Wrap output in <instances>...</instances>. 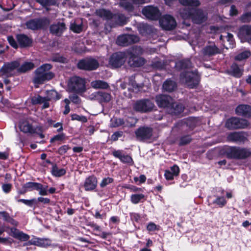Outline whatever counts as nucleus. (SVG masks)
<instances>
[{"label":"nucleus","instance_id":"nucleus-43","mask_svg":"<svg viewBox=\"0 0 251 251\" xmlns=\"http://www.w3.org/2000/svg\"><path fill=\"white\" fill-rule=\"evenodd\" d=\"M129 217L131 221L135 225V223L139 224L141 222L142 216L140 214L136 212H130Z\"/></svg>","mask_w":251,"mask_h":251},{"label":"nucleus","instance_id":"nucleus-5","mask_svg":"<svg viewBox=\"0 0 251 251\" xmlns=\"http://www.w3.org/2000/svg\"><path fill=\"white\" fill-rule=\"evenodd\" d=\"M249 125V121L242 118L231 117L228 118L225 123V126L229 130L245 129Z\"/></svg>","mask_w":251,"mask_h":251},{"label":"nucleus","instance_id":"nucleus-12","mask_svg":"<svg viewBox=\"0 0 251 251\" xmlns=\"http://www.w3.org/2000/svg\"><path fill=\"white\" fill-rule=\"evenodd\" d=\"M34 73L33 82L35 84H43L45 81H49L54 77V73L51 72H43L35 70Z\"/></svg>","mask_w":251,"mask_h":251},{"label":"nucleus","instance_id":"nucleus-17","mask_svg":"<svg viewBox=\"0 0 251 251\" xmlns=\"http://www.w3.org/2000/svg\"><path fill=\"white\" fill-rule=\"evenodd\" d=\"M15 38L18 44V48H27L33 46V41L32 37L24 33L16 34Z\"/></svg>","mask_w":251,"mask_h":251},{"label":"nucleus","instance_id":"nucleus-29","mask_svg":"<svg viewBox=\"0 0 251 251\" xmlns=\"http://www.w3.org/2000/svg\"><path fill=\"white\" fill-rule=\"evenodd\" d=\"M192 67V62L188 58L182 59L175 61V68L177 71L189 69Z\"/></svg>","mask_w":251,"mask_h":251},{"label":"nucleus","instance_id":"nucleus-18","mask_svg":"<svg viewBox=\"0 0 251 251\" xmlns=\"http://www.w3.org/2000/svg\"><path fill=\"white\" fill-rule=\"evenodd\" d=\"M238 36L242 42H248L250 44L251 42V25H243L241 26L239 29Z\"/></svg>","mask_w":251,"mask_h":251},{"label":"nucleus","instance_id":"nucleus-38","mask_svg":"<svg viewBox=\"0 0 251 251\" xmlns=\"http://www.w3.org/2000/svg\"><path fill=\"white\" fill-rule=\"evenodd\" d=\"M91 85L93 88L95 89H107L109 87L108 83L101 80L93 81L92 82Z\"/></svg>","mask_w":251,"mask_h":251},{"label":"nucleus","instance_id":"nucleus-35","mask_svg":"<svg viewBox=\"0 0 251 251\" xmlns=\"http://www.w3.org/2000/svg\"><path fill=\"white\" fill-rule=\"evenodd\" d=\"M66 170L64 168H58L56 164H52L51 168V175L55 177H61L66 174Z\"/></svg>","mask_w":251,"mask_h":251},{"label":"nucleus","instance_id":"nucleus-50","mask_svg":"<svg viewBox=\"0 0 251 251\" xmlns=\"http://www.w3.org/2000/svg\"><path fill=\"white\" fill-rule=\"evenodd\" d=\"M129 84L132 86L133 90L138 92L143 88L144 85L142 83H137L135 80L130 79Z\"/></svg>","mask_w":251,"mask_h":251},{"label":"nucleus","instance_id":"nucleus-34","mask_svg":"<svg viewBox=\"0 0 251 251\" xmlns=\"http://www.w3.org/2000/svg\"><path fill=\"white\" fill-rule=\"evenodd\" d=\"M96 13L100 17L106 20L112 19L114 16L113 14L110 10L105 9H100L97 10Z\"/></svg>","mask_w":251,"mask_h":251},{"label":"nucleus","instance_id":"nucleus-61","mask_svg":"<svg viewBox=\"0 0 251 251\" xmlns=\"http://www.w3.org/2000/svg\"><path fill=\"white\" fill-rule=\"evenodd\" d=\"M114 181V179L112 177H105L103 178L100 183V187L101 188H104V187L106 186L109 184L112 183Z\"/></svg>","mask_w":251,"mask_h":251},{"label":"nucleus","instance_id":"nucleus-24","mask_svg":"<svg viewBox=\"0 0 251 251\" xmlns=\"http://www.w3.org/2000/svg\"><path fill=\"white\" fill-rule=\"evenodd\" d=\"M66 29V25L63 22H58L56 24L51 25L50 26V33L58 37L61 36Z\"/></svg>","mask_w":251,"mask_h":251},{"label":"nucleus","instance_id":"nucleus-15","mask_svg":"<svg viewBox=\"0 0 251 251\" xmlns=\"http://www.w3.org/2000/svg\"><path fill=\"white\" fill-rule=\"evenodd\" d=\"M139 41V36L134 34H123L119 36L117 38L118 44L123 47L138 43Z\"/></svg>","mask_w":251,"mask_h":251},{"label":"nucleus","instance_id":"nucleus-31","mask_svg":"<svg viewBox=\"0 0 251 251\" xmlns=\"http://www.w3.org/2000/svg\"><path fill=\"white\" fill-rule=\"evenodd\" d=\"M138 31L142 35L146 36L153 33V28L147 24H142L139 26Z\"/></svg>","mask_w":251,"mask_h":251},{"label":"nucleus","instance_id":"nucleus-45","mask_svg":"<svg viewBox=\"0 0 251 251\" xmlns=\"http://www.w3.org/2000/svg\"><path fill=\"white\" fill-rule=\"evenodd\" d=\"M51 61L54 62H59L61 63H67L68 62V59L64 56L60 55L59 54H55L53 56L51 59Z\"/></svg>","mask_w":251,"mask_h":251},{"label":"nucleus","instance_id":"nucleus-30","mask_svg":"<svg viewBox=\"0 0 251 251\" xmlns=\"http://www.w3.org/2000/svg\"><path fill=\"white\" fill-rule=\"evenodd\" d=\"M184 106L182 103L173 101L172 104L169 109V113L172 115H178L183 112Z\"/></svg>","mask_w":251,"mask_h":251},{"label":"nucleus","instance_id":"nucleus-28","mask_svg":"<svg viewBox=\"0 0 251 251\" xmlns=\"http://www.w3.org/2000/svg\"><path fill=\"white\" fill-rule=\"evenodd\" d=\"M123 152L124 151L122 150H114L111 154L114 157L119 159L124 163H132L133 162L132 157L130 155L124 154Z\"/></svg>","mask_w":251,"mask_h":251},{"label":"nucleus","instance_id":"nucleus-42","mask_svg":"<svg viewBox=\"0 0 251 251\" xmlns=\"http://www.w3.org/2000/svg\"><path fill=\"white\" fill-rule=\"evenodd\" d=\"M251 55V52L249 50L243 51L236 55L234 59L236 61H241L248 58Z\"/></svg>","mask_w":251,"mask_h":251},{"label":"nucleus","instance_id":"nucleus-48","mask_svg":"<svg viewBox=\"0 0 251 251\" xmlns=\"http://www.w3.org/2000/svg\"><path fill=\"white\" fill-rule=\"evenodd\" d=\"M119 5L128 12L133 11L134 8L133 4L128 1L120 2Z\"/></svg>","mask_w":251,"mask_h":251},{"label":"nucleus","instance_id":"nucleus-11","mask_svg":"<svg viewBox=\"0 0 251 251\" xmlns=\"http://www.w3.org/2000/svg\"><path fill=\"white\" fill-rule=\"evenodd\" d=\"M136 138L140 141L150 140L153 135V128L147 126H141L135 131Z\"/></svg>","mask_w":251,"mask_h":251},{"label":"nucleus","instance_id":"nucleus-60","mask_svg":"<svg viewBox=\"0 0 251 251\" xmlns=\"http://www.w3.org/2000/svg\"><path fill=\"white\" fill-rule=\"evenodd\" d=\"M52 68V65L50 64L46 63L42 65L41 66L37 68L35 70L40 71L43 72H47Z\"/></svg>","mask_w":251,"mask_h":251},{"label":"nucleus","instance_id":"nucleus-53","mask_svg":"<svg viewBox=\"0 0 251 251\" xmlns=\"http://www.w3.org/2000/svg\"><path fill=\"white\" fill-rule=\"evenodd\" d=\"M70 29L75 33H80L82 32L83 29L82 25H77L76 23H74L71 24Z\"/></svg>","mask_w":251,"mask_h":251},{"label":"nucleus","instance_id":"nucleus-6","mask_svg":"<svg viewBox=\"0 0 251 251\" xmlns=\"http://www.w3.org/2000/svg\"><path fill=\"white\" fill-rule=\"evenodd\" d=\"M126 60V50L112 53L109 58V65L112 69L121 67Z\"/></svg>","mask_w":251,"mask_h":251},{"label":"nucleus","instance_id":"nucleus-1","mask_svg":"<svg viewBox=\"0 0 251 251\" xmlns=\"http://www.w3.org/2000/svg\"><path fill=\"white\" fill-rule=\"evenodd\" d=\"M224 154L228 159L245 160L251 156V150L239 146H228L224 149Z\"/></svg>","mask_w":251,"mask_h":251},{"label":"nucleus","instance_id":"nucleus-3","mask_svg":"<svg viewBox=\"0 0 251 251\" xmlns=\"http://www.w3.org/2000/svg\"><path fill=\"white\" fill-rule=\"evenodd\" d=\"M180 80L189 89H194L199 86L201 76L197 70L193 71H183L179 75Z\"/></svg>","mask_w":251,"mask_h":251},{"label":"nucleus","instance_id":"nucleus-25","mask_svg":"<svg viewBox=\"0 0 251 251\" xmlns=\"http://www.w3.org/2000/svg\"><path fill=\"white\" fill-rule=\"evenodd\" d=\"M235 113L245 118H251V106L248 104H241L238 105L235 110Z\"/></svg>","mask_w":251,"mask_h":251},{"label":"nucleus","instance_id":"nucleus-39","mask_svg":"<svg viewBox=\"0 0 251 251\" xmlns=\"http://www.w3.org/2000/svg\"><path fill=\"white\" fill-rule=\"evenodd\" d=\"M48 100L56 101L61 98V95L59 94L56 91L51 90L48 91L47 97H46Z\"/></svg>","mask_w":251,"mask_h":251},{"label":"nucleus","instance_id":"nucleus-64","mask_svg":"<svg viewBox=\"0 0 251 251\" xmlns=\"http://www.w3.org/2000/svg\"><path fill=\"white\" fill-rule=\"evenodd\" d=\"M86 225L91 227L95 231H100V226L95 223L94 221H87L86 222Z\"/></svg>","mask_w":251,"mask_h":251},{"label":"nucleus","instance_id":"nucleus-21","mask_svg":"<svg viewBox=\"0 0 251 251\" xmlns=\"http://www.w3.org/2000/svg\"><path fill=\"white\" fill-rule=\"evenodd\" d=\"M201 50V53L204 56L212 57L221 53L220 49L215 45L214 42H209Z\"/></svg>","mask_w":251,"mask_h":251},{"label":"nucleus","instance_id":"nucleus-52","mask_svg":"<svg viewBox=\"0 0 251 251\" xmlns=\"http://www.w3.org/2000/svg\"><path fill=\"white\" fill-rule=\"evenodd\" d=\"M243 23H249L251 21V11L243 13L239 18Z\"/></svg>","mask_w":251,"mask_h":251},{"label":"nucleus","instance_id":"nucleus-59","mask_svg":"<svg viewBox=\"0 0 251 251\" xmlns=\"http://www.w3.org/2000/svg\"><path fill=\"white\" fill-rule=\"evenodd\" d=\"M7 41L9 44L14 49H17L18 48V44L16 39H15L13 36L10 35L7 36Z\"/></svg>","mask_w":251,"mask_h":251},{"label":"nucleus","instance_id":"nucleus-33","mask_svg":"<svg viewBox=\"0 0 251 251\" xmlns=\"http://www.w3.org/2000/svg\"><path fill=\"white\" fill-rule=\"evenodd\" d=\"M21 131L25 133L34 134L36 133V128H34L32 125L27 122H24L20 126Z\"/></svg>","mask_w":251,"mask_h":251},{"label":"nucleus","instance_id":"nucleus-23","mask_svg":"<svg viewBox=\"0 0 251 251\" xmlns=\"http://www.w3.org/2000/svg\"><path fill=\"white\" fill-rule=\"evenodd\" d=\"M93 98L100 104L107 103L109 102L112 98L110 93L103 91H100L92 94Z\"/></svg>","mask_w":251,"mask_h":251},{"label":"nucleus","instance_id":"nucleus-13","mask_svg":"<svg viewBox=\"0 0 251 251\" xmlns=\"http://www.w3.org/2000/svg\"><path fill=\"white\" fill-rule=\"evenodd\" d=\"M159 23L162 28L167 31L175 29L176 26L175 19L171 15H164L159 20Z\"/></svg>","mask_w":251,"mask_h":251},{"label":"nucleus","instance_id":"nucleus-22","mask_svg":"<svg viewBox=\"0 0 251 251\" xmlns=\"http://www.w3.org/2000/svg\"><path fill=\"white\" fill-rule=\"evenodd\" d=\"M226 138L227 141L237 144L244 143L247 140L243 132L236 131L229 133Z\"/></svg>","mask_w":251,"mask_h":251},{"label":"nucleus","instance_id":"nucleus-40","mask_svg":"<svg viewBox=\"0 0 251 251\" xmlns=\"http://www.w3.org/2000/svg\"><path fill=\"white\" fill-rule=\"evenodd\" d=\"M192 140L191 135L190 134L182 135L179 138L178 145L183 146L188 145L192 142Z\"/></svg>","mask_w":251,"mask_h":251},{"label":"nucleus","instance_id":"nucleus-46","mask_svg":"<svg viewBox=\"0 0 251 251\" xmlns=\"http://www.w3.org/2000/svg\"><path fill=\"white\" fill-rule=\"evenodd\" d=\"M227 203L226 200L224 197H217L216 199L213 201V203L216 204L220 207H223Z\"/></svg>","mask_w":251,"mask_h":251},{"label":"nucleus","instance_id":"nucleus-8","mask_svg":"<svg viewBox=\"0 0 251 251\" xmlns=\"http://www.w3.org/2000/svg\"><path fill=\"white\" fill-rule=\"evenodd\" d=\"M133 107L137 112L147 113L153 110L154 104L150 100L144 99L137 100Z\"/></svg>","mask_w":251,"mask_h":251},{"label":"nucleus","instance_id":"nucleus-14","mask_svg":"<svg viewBox=\"0 0 251 251\" xmlns=\"http://www.w3.org/2000/svg\"><path fill=\"white\" fill-rule=\"evenodd\" d=\"M25 188L27 191H32L33 190L39 191V195L41 196H47L48 195L47 185H43L40 183L29 181L24 184Z\"/></svg>","mask_w":251,"mask_h":251},{"label":"nucleus","instance_id":"nucleus-49","mask_svg":"<svg viewBox=\"0 0 251 251\" xmlns=\"http://www.w3.org/2000/svg\"><path fill=\"white\" fill-rule=\"evenodd\" d=\"M78 95L77 94L73 93V94L69 96V98L71 102L76 105H79L82 102L81 99Z\"/></svg>","mask_w":251,"mask_h":251},{"label":"nucleus","instance_id":"nucleus-41","mask_svg":"<svg viewBox=\"0 0 251 251\" xmlns=\"http://www.w3.org/2000/svg\"><path fill=\"white\" fill-rule=\"evenodd\" d=\"M179 3L184 6L198 7L201 2L199 0H178Z\"/></svg>","mask_w":251,"mask_h":251},{"label":"nucleus","instance_id":"nucleus-54","mask_svg":"<svg viewBox=\"0 0 251 251\" xmlns=\"http://www.w3.org/2000/svg\"><path fill=\"white\" fill-rule=\"evenodd\" d=\"M65 134L64 133H61L53 136L50 139V142L53 143L55 141L62 142L65 139Z\"/></svg>","mask_w":251,"mask_h":251},{"label":"nucleus","instance_id":"nucleus-47","mask_svg":"<svg viewBox=\"0 0 251 251\" xmlns=\"http://www.w3.org/2000/svg\"><path fill=\"white\" fill-rule=\"evenodd\" d=\"M193 11V9H184L182 11H181L180 15L183 19H192Z\"/></svg>","mask_w":251,"mask_h":251},{"label":"nucleus","instance_id":"nucleus-32","mask_svg":"<svg viewBox=\"0 0 251 251\" xmlns=\"http://www.w3.org/2000/svg\"><path fill=\"white\" fill-rule=\"evenodd\" d=\"M163 89L168 92H172L177 88L176 82L170 79H167L163 84Z\"/></svg>","mask_w":251,"mask_h":251},{"label":"nucleus","instance_id":"nucleus-27","mask_svg":"<svg viewBox=\"0 0 251 251\" xmlns=\"http://www.w3.org/2000/svg\"><path fill=\"white\" fill-rule=\"evenodd\" d=\"M207 20L202 9L200 8L193 9L192 20L194 23L201 24Z\"/></svg>","mask_w":251,"mask_h":251},{"label":"nucleus","instance_id":"nucleus-2","mask_svg":"<svg viewBox=\"0 0 251 251\" xmlns=\"http://www.w3.org/2000/svg\"><path fill=\"white\" fill-rule=\"evenodd\" d=\"M86 83L85 79L84 78L76 75L72 76L67 84V91L82 96L87 90Z\"/></svg>","mask_w":251,"mask_h":251},{"label":"nucleus","instance_id":"nucleus-36","mask_svg":"<svg viewBox=\"0 0 251 251\" xmlns=\"http://www.w3.org/2000/svg\"><path fill=\"white\" fill-rule=\"evenodd\" d=\"M146 200L145 195L142 193L134 194L130 196V201L134 204H137L140 202H143Z\"/></svg>","mask_w":251,"mask_h":251},{"label":"nucleus","instance_id":"nucleus-51","mask_svg":"<svg viewBox=\"0 0 251 251\" xmlns=\"http://www.w3.org/2000/svg\"><path fill=\"white\" fill-rule=\"evenodd\" d=\"M35 1L44 7L54 5L55 4L54 0H35Z\"/></svg>","mask_w":251,"mask_h":251},{"label":"nucleus","instance_id":"nucleus-44","mask_svg":"<svg viewBox=\"0 0 251 251\" xmlns=\"http://www.w3.org/2000/svg\"><path fill=\"white\" fill-rule=\"evenodd\" d=\"M46 100V97H43L39 95H37L31 98V103L33 105H37L43 103Z\"/></svg>","mask_w":251,"mask_h":251},{"label":"nucleus","instance_id":"nucleus-4","mask_svg":"<svg viewBox=\"0 0 251 251\" xmlns=\"http://www.w3.org/2000/svg\"><path fill=\"white\" fill-rule=\"evenodd\" d=\"M141 50L140 47H132L126 50V59L128 58V64L132 67H140L143 66L146 61L136 54L137 51Z\"/></svg>","mask_w":251,"mask_h":251},{"label":"nucleus","instance_id":"nucleus-55","mask_svg":"<svg viewBox=\"0 0 251 251\" xmlns=\"http://www.w3.org/2000/svg\"><path fill=\"white\" fill-rule=\"evenodd\" d=\"M71 120L73 121L76 120L78 121L81 122L82 123H85L87 122V119L85 116H80L77 114H73L71 116Z\"/></svg>","mask_w":251,"mask_h":251},{"label":"nucleus","instance_id":"nucleus-58","mask_svg":"<svg viewBox=\"0 0 251 251\" xmlns=\"http://www.w3.org/2000/svg\"><path fill=\"white\" fill-rule=\"evenodd\" d=\"M16 236V239H17L20 241L25 242L29 241V235L24 233L23 231H20V232L17 234Z\"/></svg>","mask_w":251,"mask_h":251},{"label":"nucleus","instance_id":"nucleus-63","mask_svg":"<svg viewBox=\"0 0 251 251\" xmlns=\"http://www.w3.org/2000/svg\"><path fill=\"white\" fill-rule=\"evenodd\" d=\"M51 245L50 241L49 239L41 238L39 247L47 248Z\"/></svg>","mask_w":251,"mask_h":251},{"label":"nucleus","instance_id":"nucleus-20","mask_svg":"<svg viewBox=\"0 0 251 251\" xmlns=\"http://www.w3.org/2000/svg\"><path fill=\"white\" fill-rule=\"evenodd\" d=\"M174 99L167 95H159L155 97V101L160 108H166L168 110L172 104Z\"/></svg>","mask_w":251,"mask_h":251},{"label":"nucleus","instance_id":"nucleus-37","mask_svg":"<svg viewBox=\"0 0 251 251\" xmlns=\"http://www.w3.org/2000/svg\"><path fill=\"white\" fill-rule=\"evenodd\" d=\"M34 67L35 65L33 62H25L21 66L18 68V72L20 73H25L32 70Z\"/></svg>","mask_w":251,"mask_h":251},{"label":"nucleus","instance_id":"nucleus-9","mask_svg":"<svg viewBox=\"0 0 251 251\" xmlns=\"http://www.w3.org/2000/svg\"><path fill=\"white\" fill-rule=\"evenodd\" d=\"M97 60L92 58H86L79 60L77 64L78 69L85 71L95 70L99 67Z\"/></svg>","mask_w":251,"mask_h":251},{"label":"nucleus","instance_id":"nucleus-7","mask_svg":"<svg viewBox=\"0 0 251 251\" xmlns=\"http://www.w3.org/2000/svg\"><path fill=\"white\" fill-rule=\"evenodd\" d=\"M50 24V20L47 18L32 19L26 22V28L32 30L46 29Z\"/></svg>","mask_w":251,"mask_h":251},{"label":"nucleus","instance_id":"nucleus-19","mask_svg":"<svg viewBox=\"0 0 251 251\" xmlns=\"http://www.w3.org/2000/svg\"><path fill=\"white\" fill-rule=\"evenodd\" d=\"M244 72V65L238 64L233 62L228 69L226 70V73L228 75L235 78H240Z\"/></svg>","mask_w":251,"mask_h":251},{"label":"nucleus","instance_id":"nucleus-10","mask_svg":"<svg viewBox=\"0 0 251 251\" xmlns=\"http://www.w3.org/2000/svg\"><path fill=\"white\" fill-rule=\"evenodd\" d=\"M20 66L18 61H13L10 62H5L0 69V75L6 77L14 75L15 69Z\"/></svg>","mask_w":251,"mask_h":251},{"label":"nucleus","instance_id":"nucleus-26","mask_svg":"<svg viewBox=\"0 0 251 251\" xmlns=\"http://www.w3.org/2000/svg\"><path fill=\"white\" fill-rule=\"evenodd\" d=\"M97 177L94 175H93L85 179L83 187L86 191H93L97 188Z\"/></svg>","mask_w":251,"mask_h":251},{"label":"nucleus","instance_id":"nucleus-57","mask_svg":"<svg viewBox=\"0 0 251 251\" xmlns=\"http://www.w3.org/2000/svg\"><path fill=\"white\" fill-rule=\"evenodd\" d=\"M159 225H156L155 223L151 222L147 225L146 228L149 232H154L159 230Z\"/></svg>","mask_w":251,"mask_h":251},{"label":"nucleus","instance_id":"nucleus-56","mask_svg":"<svg viewBox=\"0 0 251 251\" xmlns=\"http://www.w3.org/2000/svg\"><path fill=\"white\" fill-rule=\"evenodd\" d=\"M70 149L71 147L68 145H64L58 149L56 151V153L60 155H63Z\"/></svg>","mask_w":251,"mask_h":251},{"label":"nucleus","instance_id":"nucleus-62","mask_svg":"<svg viewBox=\"0 0 251 251\" xmlns=\"http://www.w3.org/2000/svg\"><path fill=\"white\" fill-rule=\"evenodd\" d=\"M40 240H41L40 238L36 237L28 241V242L25 243L24 246L35 245L39 247Z\"/></svg>","mask_w":251,"mask_h":251},{"label":"nucleus","instance_id":"nucleus-16","mask_svg":"<svg viewBox=\"0 0 251 251\" xmlns=\"http://www.w3.org/2000/svg\"><path fill=\"white\" fill-rule=\"evenodd\" d=\"M142 13L148 19L152 20H158L161 15L158 8L152 5H148L143 8Z\"/></svg>","mask_w":251,"mask_h":251}]
</instances>
